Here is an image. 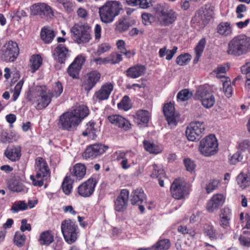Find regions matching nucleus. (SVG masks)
Returning a JSON list of instances; mask_svg holds the SVG:
<instances>
[{
	"instance_id": "1",
	"label": "nucleus",
	"mask_w": 250,
	"mask_h": 250,
	"mask_svg": "<svg viewBox=\"0 0 250 250\" xmlns=\"http://www.w3.org/2000/svg\"><path fill=\"white\" fill-rule=\"evenodd\" d=\"M250 53V37L245 35L234 37L228 43L227 53L238 57Z\"/></svg>"
},
{
	"instance_id": "2",
	"label": "nucleus",
	"mask_w": 250,
	"mask_h": 250,
	"mask_svg": "<svg viewBox=\"0 0 250 250\" xmlns=\"http://www.w3.org/2000/svg\"><path fill=\"white\" fill-rule=\"evenodd\" d=\"M121 3L117 1L106 2L99 9V13L101 21L105 23H111L115 18L118 16L122 10Z\"/></svg>"
},
{
	"instance_id": "3",
	"label": "nucleus",
	"mask_w": 250,
	"mask_h": 250,
	"mask_svg": "<svg viewBox=\"0 0 250 250\" xmlns=\"http://www.w3.org/2000/svg\"><path fill=\"white\" fill-rule=\"evenodd\" d=\"M35 170L36 177L30 175V179L35 186L42 187L43 185V179L50 176V170L46 161L42 157H38L35 160Z\"/></svg>"
},
{
	"instance_id": "4",
	"label": "nucleus",
	"mask_w": 250,
	"mask_h": 250,
	"mask_svg": "<svg viewBox=\"0 0 250 250\" xmlns=\"http://www.w3.org/2000/svg\"><path fill=\"white\" fill-rule=\"evenodd\" d=\"M156 16L161 25L167 26L175 22L178 14L166 5H159L156 9Z\"/></svg>"
},
{
	"instance_id": "5",
	"label": "nucleus",
	"mask_w": 250,
	"mask_h": 250,
	"mask_svg": "<svg viewBox=\"0 0 250 250\" xmlns=\"http://www.w3.org/2000/svg\"><path fill=\"white\" fill-rule=\"evenodd\" d=\"M218 142L214 135H209L203 139L200 143L199 151L206 157L214 155L218 151Z\"/></svg>"
},
{
	"instance_id": "6",
	"label": "nucleus",
	"mask_w": 250,
	"mask_h": 250,
	"mask_svg": "<svg viewBox=\"0 0 250 250\" xmlns=\"http://www.w3.org/2000/svg\"><path fill=\"white\" fill-rule=\"evenodd\" d=\"M61 230L65 241L69 244L75 242L79 232L78 227L70 220L63 221Z\"/></svg>"
},
{
	"instance_id": "7",
	"label": "nucleus",
	"mask_w": 250,
	"mask_h": 250,
	"mask_svg": "<svg viewBox=\"0 0 250 250\" xmlns=\"http://www.w3.org/2000/svg\"><path fill=\"white\" fill-rule=\"evenodd\" d=\"M71 32L74 40L79 44L88 42L91 39L89 26L87 24H75L72 27Z\"/></svg>"
},
{
	"instance_id": "8",
	"label": "nucleus",
	"mask_w": 250,
	"mask_h": 250,
	"mask_svg": "<svg viewBox=\"0 0 250 250\" xmlns=\"http://www.w3.org/2000/svg\"><path fill=\"white\" fill-rule=\"evenodd\" d=\"M81 122L72 112H67L60 117L58 126L60 128L68 131H72L77 128Z\"/></svg>"
},
{
	"instance_id": "9",
	"label": "nucleus",
	"mask_w": 250,
	"mask_h": 250,
	"mask_svg": "<svg viewBox=\"0 0 250 250\" xmlns=\"http://www.w3.org/2000/svg\"><path fill=\"white\" fill-rule=\"evenodd\" d=\"M213 11L210 6H205L200 8L196 13L191 21L200 27L204 28L212 18Z\"/></svg>"
},
{
	"instance_id": "10",
	"label": "nucleus",
	"mask_w": 250,
	"mask_h": 250,
	"mask_svg": "<svg viewBox=\"0 0 250 250\" xmlns=\"http://www.w3.org/2000/svg\"><path fill=\"white\" fill-rule=\"evenodd\" d=\"M194 98L195 99L200 100L202 105L206 108L212 107L215 102L213 93L203 86L197 89Z\"/></svg>"
},
{
	"instance_id": "11",
	"label": "nucleus",
	"mask_w": 250,
	"mask_h": 250,
	"mask_svg": "<svg viewBox=\"0 0 250 250\" xmlns=\"http://www.w3.org/2000/svg\"><path fill=\"white\" fill-rule=\"evenodd\" d=\"M205 125L202 122L191 123L187 127L186 136L189 141L199 140L204 134Z\"/></svg>"
},
{
	"instance_id": "12",
	"label": "nucleus",
	"mask_w": 250,
	"mask_h": 250,
	"mask_svg": "<svg viewBox=\"0 0 250 250\" xmlns=\"http://www.w3.org/2000/svg\"><path fill=\"white\" fill-rule=\"evenodd\" d=\"M2 58L6 62H14L19 54V49L16 42L9 41L1 48Z\"/></svg>"
},
{
	"instance_id": "13",
	"label": "nucleus",
	"mask_w": 250,
	"mask_h": 250,
	"mask_svg": "<svg viewBox=\"0 0 250 250\" xmlns=\"http://www.w3.org/2000/svg\"><path fill=\"white\" fill-rule=\"evenodd\" d=\"M170 192L174 198L179 200L187 195L188 191L184 181L180 179H175L171 185Z\"/></svg>"
},
{
	"instance_id": "14",
	"label": "nucleus",
	"mask_w": 250,
	"mask_h": 250,
	"mask_svg": "<svg viewBox=\"0 0 250 250\" xmlns=\"http://www.w3.org/2000/svg\"><path fill=\"white\" fill-rule=\"evenodd\" d=\"M97 181L95 178L91 177L82 183L77 188L79 195L83 197H89L94 191Z\"/></svg>"
},
{
	"instance_id": "15",
	"label": "nucleus",
	"mask_w": 250,
	"mask_h": 250,
	"mask_svg": "<svg viewBox=\"0 0 250 250\" xmlns=\"http://www.w3.org/2000/svg\"><path fill=\"white\" fill-rule=\"evenodd\" d=\"M108 146L102 144H94L87 147L83 154L85 159L93 158L104 153Z\"/></svg>"
},
{
	"instance_id": "16",
	"label": "nucleus",
	"mask_w": 250,
	"mask_h": 250,
	"mask_svg": "<svg viewBox=\"0 0 250 250\" xmlns=\"http://www.w3.org/2000/svg\"><path fill=\"white\" fill-rule=\"evenodd\" d=\"M31 13L33 15H39L42 18L53 15L51 8L45 3H37L31 7Z\"/></svg>"
},
{
	"instance_id": "17",
	"label": "nucleus",
	"mask_w": 250,
	"mask_h": 250,
	"mask_svg": "<svg viewBox=\"0 0 250 250\" xmlns=\"http://www.w3.org/2000/svg\"><path fill=\"white\" fill-rule=\"evenodd\" d=\"M146 202V196L141 188H137L133 191L131 194V203L139 206V208L143 212L145 207L143 205Z\"/></svg>"
},
{
	"instance_id": "18",
	"label": "nucleus",
	"mask_w": 250,
	"mask_h": 250,
	"mask_svg": "<svg viewBox=\"0 0 250 250\" xmlns=\"http://www.w3.org/2000/svg\"><path fill=\"white\" fill-rule=\"evenodd\" d=\"M85 61L84 57L82 55L78 56L67 69L69 75L73 78H77Z\"/></svg>"
},
{
	"instance_id": "19",
	"label": "nucleus",
	"mask_w": 250,
	"mask_h": 250,
	"mask_svg": "<svg viewBox=\"0 0 250 250\" xmlns=\"http://www.w3.org/2000/svg\"><path fill=\"white\" fill-rule=\"evenodd\" d=\"M128 198L129 191L128 190L122 189L114 201L115 209L119 212L125 210L127 206Z\"/></svg>"
},
{
	"instance_id": "20",
	"label": "nucleus",
	"mask_w": 250,
	"mask_h": 250,
	"mask_svg": "<svg viewBox=\"0 0 250 250\" xmlns=\"http://www.w3.org/2000/svg\"><path fill=\"white\" fill-rule=\"evenodd\" d=\"M175 108L173 104L170 103L165 104L163 112L169 125H176L179 117L175 114Z\"/></svg>"
},
{
	"instance_id": "21",
	"label": "nucleus",
	"mask_w": 250,
	"mask_h": 250,
	"mask_svg": "<svg viewBox=\"0 0 250 250\" xmlns=\"http://www.w3.org/2000/svg\"><path fill=\"white\" fill-rule=\"evenodd\" d=\"M225 198L222 194L214 195L208 201L207 205V209L209 212H213L224 203Z\"/></svg>"
},
{
	"instance_id": "22",
	"label": "nucleus",
	"mask_w": 250,
	"mask_h": 250,
	"mask_svg": "<svg viewBox=\"0 0 250 250\" xmlns=\"http://www.w3.org/2000/svg\"><path fill=\"white\" fill-rule=\"evenodd\" d=\"M86 173V167L81 163L76 164L70 169V173L67 176H71L74 181H80L84 176Z\"/></svg>"
},
{
	"instance_id": "23",
	"label": "nucleus",
	"mask_w": 250,
	"mask_h": 250,
	"mask_svg": "<svg viewBox=\"0 0 250 250\" xmlns=\"http://www.w3.org/2000/svg\"><path fill=\"white\" fill-rule=\"evenodd\" d=\"M100 77V74L96 71L87 74L83 84L84 89L89 92L99 81Z\"/></svg>"
},
{
	"instance_id": "24",
	"label": "nucleus",
	"mask_w": 250,
	"mask_h": 250,
	"mask_svg": "<svg viewBox=\"0 0 250 250\" xmlns=\"http://www.w3.org/2000/svg\"><path fill=\"white\" fill-rule=\"evenodd\" d=\"M52 97V95L51 93L42 89L37 97L36 108L41 109L46 107L51 102Z\"/></svg>"
},
{
	"instance_id": "25",
	"label": "nucleus",
	"mask_w": 250,
	"mask_h": 250,
	"mask_svg": "<svg viewBox=\"0 0 250 250\" xmlns=\"http://www.w3.org/2000/svg\"><path fill=\"white\" fill-rule=\"evenodd\" d=\"M54 59L60 63H64L69 55L68 49L63 44H59L54 49L53 53Z\"/></svg>"
},
{
	"instance_id": "26",
	"label": "nucleus",
	"mask_w": 250,
	"mask_h": 250,
	"mask_svg": "<svg viewBox=\"0 0 250 250\" xmlns=\"http://www.w3.org/2000/svg\"><path fill=\"white\" fill-rule=\"evenodd\" d=\"M109 121L119 127L127 131L131 128V124L129 122L119 115H113L108 117Z\"/></svg>"
},
{
	"instance_id": "27",
	"label": "nucleus",
	"mask_w": 250,
	"mask_h": 250,
	"mask_svg": "<svg viewBox=\"0 0 250 250\" xmlns=\"http://www.w3.org/2000/svg\"><path fill=\"white\" fill-rule=\"evenodd\" d=\"M113 89V85L110 83H106L95 93V96L100 101L107 100Z\"/></svg>"
},
{
	"instance_id": "28",
	"label": "nucleus",
	"mask_w": 250,
	"mask_h": 250,
	"mask_svg": "<svg viewBox=\"0 0 250 250\" xmlns=\"http://www.w3.org/2000/svg\"><path fill=\"white\" fill-rule=\"evenodd\" d=\"M231 209L228 207H225L221 210L219 224L224 229L229 227V221L231 216Z\"/></svg>"
},
{
	"instance_id": "29",
	"label": "nucleus",
	"mask_w": 250,
	"mask_h": 250,
	"mask_svg": "<svg viewBox=\"0 0 250 250\" xmlns=\"http://www.w3.org/2000/svg\"><path fill=\"white\" fill-rule=\"evenodd\" d=\"M145 70L146 67L144 66L137 64L129 67L126 71V76L132 79H136L141 76Z\"/></svg>"
},
{
	"instance_id": "30",
	"label": "nucleus",
	"mask_w": 250,
	"mask_h": 250,
	"mask_svg": "<svg viewBox=\"0 0 250 250\" xmlns=\"http://www.w3.org/2000/svg\"><path fill=\"white\" fill-rule=\"evenodd\" d=\"M21 147L19 146L8 147L5 151L6 157L12 161L18 160L21 156Z\"/></svg>"
},
{
	"instance_id": "31",
	"label": "nucleus",
	"mask_w": 250,
	"mask_h": 250,
	"mask_svg": "<svg viewBox=\"0 0 250 250\" xmlns=\"http://www.w3.org/2000/svg\"><path fill=\"white\" fill-rule=\"evenodd\" d=\"M115 31L116 33H121L128 30L131 25L125 17L119 19L115 24Z\"/></svg>"
},
{
	"instance_id": "32",
	"label": "nucleus",
	"mask_w": 250,
	"mask_h": 250,
	"mask_svg": "<svg viewBox=\"0 0 250 250\" xmlns=\"http://www.w3.org/2000/svg\"><path fill=\"white\" fill-rule=\"evenodd\" d=\"M38 241L41 245H49L54 241V236L51 231L47 230L41 233Z\"/></svg>"
},
{
	"instance_id": "33",
	"label": "nucleus",
	"mask_w": 250,
	"mask_h": 250,
	"mask_svg": "<svg viewBox=\"0 0 250 250\" xmlns=\"http://www.w3.org/2000/svg\"><path fill=\"white\" fill-rule=\"evenodd\" d=\"M55 35L54 31L49 27H44L41 32L42 40L46 43L51 42L54 39Z\"/></svg>"
},
{
	"instance_id": "34",
	"label": "nucleus",
	"mask_w": 250,
	"mask_h": 250,
	"mask_svg": "<svg viewBox=\"0 0 250 250\" xmlns=\"http://www.w3.org/2000/svg\"><path fill=\"white\" fill-rule=\"evenodd\" d=\"M71 112L80 119V122L89 114L88 108L84 105H80Z\"/></svg>"
},
{
	"instance_id": "35",
	"label": "nucleus",
	"mask_w": 250,
	"mask_h": 250,
	"mask_svg": "<svg viewBox=\"0 0 250 250\" xmlns=\"http://www.w3.org/2000/svg\"><path fill=\"white\" fill-rule=\"evenodd\" d=\"M217 32L221 35L227 36L232 33L230 23L228 22H222L219 24L217 28Z\"/></svg>"
},
{
	"instance_id": "36",
	"label": "nucleus",
	"mask_w": 250,
	"mask_h": 250,
	"mask_svg": "<svg viewBox=\"0 0 250 250\" xmlns=\"http://www.w3.org/2000/svg\"><path fill=\"white\" fill-rule=\"evenodd\" d=\"M74 182V179H72L71 176L66 175L64 178L62 184V188L66 195H69L71 193L72 185Z\"/></svg>"
},
{
	"instance_id": "37",
	"label": "nucleus",
	"mask_w": 250,
	"mask_h": 250,
	"mask_svg": "<svg viewBox=\"0 0 250 250\" xmlns=\"http://www.w3.org/2000/svg\"><path fill=\"white\" fill-rule=\"evenodd\" d=\"M236 180L238 185L242 189H245L250 186V177L243 172L237 176Z\"/></svg>"
},
{
	"instance_id": "38",
	"label": "nucleus",
	"mask_w": 250,
	"mask_h": 250,
	"mask_svg": "<svg viewBox=\"0 0 250 250\" xmlns=\"http://www.w3.org/2000/svg\"><path fill=\"white\" fill-rule=\"evenodd\" d=\"M145 149L150 153L158 154L162 152V148L153 143L146 140L143 142Z\"/></svg>"
},
{
	"instance_id": "39",
	"label": "nucleus",
	"mask_w": 250,
	"mask_h": 250,
	"mask_svg": "<svg viewBox=\"0 0 250 250\" xmlns=\"http://www.w3.org/2000/svg\"><path fill=\"white\" fill-rule=\"evenodd\" d=\"M170 246V241L167 239H163L159 240L151 248H149V250H168Z\"/></svg>"
},
{
	"instance_id": "40",
	"label": "nucleus",
	"mask_w": 250,
	"mask_h": 250,
	"mask_svg": "<svg viewBox=\"0 0 250 250\" xmlns=\"http://www.w3.org/2000/svg\"><path fill=\"white\" fill-rule=\"evenodd\" d=\"M42 63V59L39 55H33L30 60V66L32 73L38 70Z\"/></svg>"
},
{
	"instance_id": "41",
	"label": "nucleus",
	"mask_w": 250,
	"mask_h": 250,
	"mask_svg": "<svg viewBox=\"0 0 250 250\" xmlns=\"http://www.w3.org/2000/svg\"><path fill=\"white\" fill-rule=\"evenodd\" d=\"M9 188L13 191L25 192L27 188L23 185L22 183L17 180H12L9 183Z\"/></svg>"
},
{
	"instance_id": "42",
	"label": "nucleus",
	"mask_w": 250,
	"mask_h": 250,
	"mask_svg": "<svg viewBox=\"0 0 250 250\" xmlns=\"http://www.w3.org/2000/svg\"><path fill=\"white\" fill-rule=\"evenodd\" d=\"M206 41L205 38H202L199 41L195 48V52L196 54L194 62H197L203 52Z\"/></svg>"
},
{
	"instance_id": "43",
	"label": "nucleus",
	"mask_w": 250,
	"mask_h": 250,
	"mask_svg": "<svg viewBox=\"0 0 250 250\" xmlns=\"http://www.w3.org/2000/svg\"><path fill=\"white\" fill-rule=\"evenodd\" d=\"M96 124L94 122H89L86 125V129L83 131L82 135L86 136L91 135L93 137L96 136V133L98 131L97 127H95Z\"/></svg>"
},
{
	"instance_id": "44",
	"label": "nucleus",
	"mask_w": 250,
	"mask_h": 250,
	"mask_svg": "<svg viewBox=\"0 0 250 250\" xmlns=\"http://www.w3.org/2000/svg\"><path fill=\"white\" fill-rule=\"evenodd\" d=\"M136 119L144 124H147L149 120V113L146 110H140L136 113Z\"/></svg>"
},
{
	"instance_id": "45",
	"label": "nucleus",
	"mask_w": 250,
	"mask_h": 250,
	"mask_svg": "<svg viewBox=\"0 0 250 250\" xmlns=\"http://www.w3.org/2000/svg\"><path fill=\"white\" fill-rule=\"evenodd\" d=\"M26 237L24 233L21 231H17L15 233L14 242L19 247H21L24 245Z\"/></svg>"
},
{
	"instance_id": "46",
	"label": "nucleus",
	"mask_w": 250,
	"mask_h": 250,
	"mask_svg": "<svg viewBox=\"0 0 250 250\" xmlns=\"http://www.w3.org/2000/svg\"><path fill=\"white\" fill-rule=\"evenodd\" d=\"M193 93L188 89L181 90L177 94V98L178 100L186 101L191 98Z\"/></svg>"
},
{
	"instance_id": "47",
	"label": "nucleus",
	"mask_w": 250,
	"mask_h": 250,
	"mask_svg": "<svg viewBox=\"0 0 250 250\" xmlns=\"http://www.w3.org/2000/svg\"><path fill=\"white\" fill-rule=\"evenodd\" d=\"M27 208L28 206L24 201H19L13 204L11 209L13 212L16 213L20 210H25Z\"/></svg>"
},
{
	"instance_id": "48",
	"label": "nucleus",
	"mask_w": 250,
	"mask_h": 250,
	"mask_svg": "<svg viewBox=\"0 0 250 250\" xmlns=\"http://www.w3.org/2000/svg\"><path fill=\"white\" fill-rule=\"evenodd\" d=\"M118 107L120 109H123L125 111L128 110L131 107L130 99L127 96H125L121 101L118 104Z\"/></svg>"
},
{
	"instance_id": "49",
	"label": "nucleus",
	"mask_w": 250,
	"mask_h": 250,
	"mask_svg": "<svg viewBox=\"0 0 250 250\" xmlns=\"http://www.w3.org/2000/svg\"><path fill=\"white\" fill-rule=\"evenodd\" d=\"M241 72L242 73L246 74L247 79L246 84L248 85H250V62H247L241 68Z\"/></svg>"
},
{
	"instance_id": "50",
	"label": "nucleus",
	"mask_w": 250,
	"mask_h": 250,
	"mask_svg": "<svg viewBox=\"0 0 250 250\" xmlns=\"http://www.w3.org/2000/svg\"><path fill=\"white\" fill-rule=\"evenodd\" d=\"M205 233L210 238H216L217 232L212 225L206 224L204 227Z\"/></svg>"
},
{
	"instance_id": "51",
	"label": "nucleus",
	"mask_w": 250,
	"mask_h": 250,
	"mask_svg": "<svg viewBox=\"0 0 250 250\" xmlns=\"http://www.w3.org/2000/svg\"><path fill=\"white\" fill-rule=\"evenodd\" d=\"M23 80H20L17 84L16 85L14 91L13 92V95L12 97V99L13 101H15L18 99V97L20 95V94L21 93V89L22 88L23 84Z\"/></svg>"
},
{
	"instance_id": "52",
	"label": "nucleus",
	"mask_w": 250,
	"mask_h": 250,
	"mask_svg": "<svg viewBox=\"0 0 250 250\" xmlns=\"http://www.w3.org/2000/svg\"><path fill=\"white\" fill-rule=\"evenodd\" d=\"M190 57L188 54L181 55L177 58L176 63L181 66L185 65L190 61Z\"/></svg>"
},
{
	"instance_id": "53",
	"label": "nucleus",
	"mask_w": 250,
	"mask_h": 250,
	"mask_svg": "<svg viewBox=\"0 0 250 250\" xmlns=\"http://www.w3.org/2000/svg\"><path fill=\"white\" fill-rule=\"evenodd\" d=\"M153 171L151 174V176L153 178H164L165 177V174L164 170L163 169L159 168L158 166L154 164L153 165Z\"/></svg>"
},
{
	"instance_id": "54",
	"label": "nucleus",
	"mask_w": 250,
	"mask_h": 250,
	"mask_svg": "<svg viewBox=\"0 0 250 250\" xmlns=\"http://www.w3.org/2000/svg\"><path fill=\"white\" fill-rule=\"evenodd\" d=\"M0 140L3 143H11L12 142V136L6 130L1 131Z\"/></svg>"
},
{
	"instance_id": "55",
	"label": "nucleus",
	"mask_w": 250,
	"mask_h": 250,
	"mask_svg": "<svg viewBox=\"0 0 250 250\" xmlns=\"http://www.w3.org/2000/svg\"><path fill=\"white\" fill-rule=\"evenodd\" d=\"M219 182L217 180L210 181L206 187V192L208 194L210 193L215 190L218 186Z\"/></svg>"
},
{
	"instance_id": "56",
	"label": "nucleus",
	"mask_w": 250,
	"mask_h": 250,
	"mask_svg": "<svg viewBox=\"0 0 250 250\" xmlns=\"http://www.w3.org/2000/svg\"><path fill=\"white\" fill-rule=\"evenodd\" d=\"M63 91V87L62 84L60 82H57L53 87V93H51L53 96L58 97Z\"/></svg>"
},
{
	"instance_id": "57",
	"label": "nucleus",
	"mask_w": 250,
	"mask_h": 250,
	"mask_svg": "<svg viewBox=\"0 0 250 250\" xmlns=\"http://www.w3.org/2000/svg\"><path fill=\"white\" fill-rule=\"evenodd\" d=\"M109 62L112 64L118 63L123 60L122 55L116 53H111L109 57Z\"/></svg>"
},
{
	"instance_id": "58",
	"label": "nucleus",
	"mask_w": 250,
	"mask_h": 250,
	"mask_svg": "<svg viewBox=\"0 0 250 250\" xmlns=\"http://www.w3.org/2000/svg\"><path fill=\"white\" fill-rule=\"evenodd\" d=\"M110 49V46L108 43H102L99 46L96 52V54L100 55L102 54L109 51Z\"/></svg>"
},
{
	"instance_id": "59",
	"label": "nucleus",
	"mask_w": 250,
	"mask_h": 250,
	"mask_svg": "<svg viewBox=\"0 0 250 250\" xmlns=\"http://www.w3.org/2000/svg\"><path fill=\"white\" fill-rule=\"evenodd\" d=\"M223 89L225 95L228 97H229L231 96L232 93V87L230 84V83L228 81H226L223 83Z\"/></svg>"
},
{
	"instance_id": "60",
	"label": "nucleus",
	"mask_w": 250,
	"mask_h": 250,
	"mask_svg": "<svg viewBox=\"0 0 250 250\" xmlns=\"http://www.w3.org/2000/svg\"><path fill=\"white\" fill-rule=\"evenodd\" d=\"M243 159V156L240 151H237L234 154L230 159V163L232 164H235L237 163L240 162Z\"/></svg>"
},
{
	"instance_id": "61",
	"label": "nucleus",
	"mask_w": 250,
	"mask_h": 250,
	"mask_svg": "<svg viewBox=\"0 0 250 250\" xmlns=\"http://www.w3.org/2000/svg\"><path fill=\"white\" fill-rule=\"evenodd\" d=\"M184 164L186 169L189 172L193 171L195 167L194 163L189 159H185L184 160Z\"/></svg>"
},
{
	"instance_id": "62",
	"label": "nucleus",
	"mask_w": 250,
	"mask_h": 250,
	"mask_svg": "<svg viewBox=\"0 0 250 250\" xmlns=\"http://www.w3.org/2000/svg\"><path fill=\"white\" fill-rule=\"evenodd\" d=\"M26 219H22L21 221V226L20 229L21 231L23 233L25 230L30 231L31 230V227L29 224L27 223Z\"/></svg>"
},
{
	"instance_id": "63",
	"label": "nucleus",
	"mask_w": 250,
	"mask_h": 250,
	"mask_svg": "<svg viewBox=\"0 0 250 250\" xmlns=\"http://www.w3.org/2000/svg\"><path fill=\"white\" fill-rule=\"evenodd\" d=\"M250 146V142L246 140L241 142L238 146V148L240 150L244 151Z\"/></svg>"
},
{
	"instance_id": "64",
	"label": "nucleus",
	"mask_w": 250,
	"mask_h": 250,
	"mask_svg": "<svg viewBox=\"0 0 250 250\" xmlns=\"http://www.w3.org/2000/svg\"><path fill=\"white\" fill-rule=\"evenodd\" d=\"M239 240L240 244L244 246L250 247V238H246L244 236H240Z\"/></svg>"
}]
</instances>
